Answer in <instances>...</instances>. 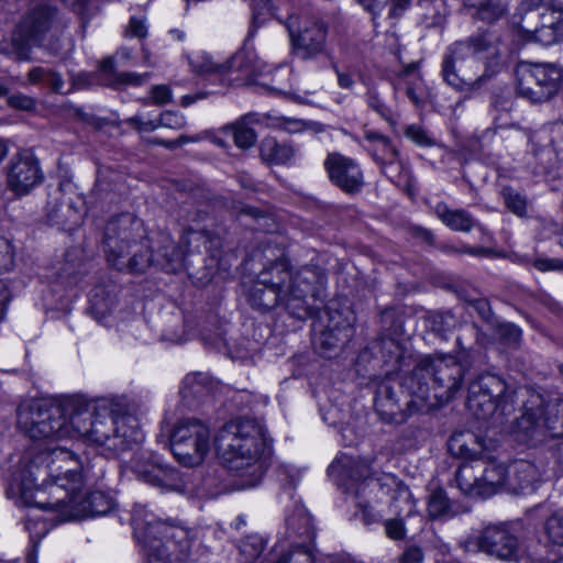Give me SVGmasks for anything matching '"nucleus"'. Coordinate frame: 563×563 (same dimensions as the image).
<instances>
[{
  "instance_id": "1a4fd4ad",
  "label": "nucleus",
  "mask_w": 563,
  "mask_h": 563,
  "mask_svg": "<svg viewBox=\"0 0 563 563\" xmlns=\"http://www.w3.org/2000/svg\"><path fill=\"white\" fill-rule=\"evenodd\" d=\"M455 366H450L443 361L431 365L429 361H421L415 367L411 375L405 380V386L411 395V399L407 401L408 415L422 411L427 408L429 400L428 377L433 376L434 397L439 404H444L454 398L457 388V379Z\"/></svg>"
},
{
  "instance_id": "0eeeda50",
  "label": "nucleus",
  "mask_w": 563,
  "mask_h": 563,
  "mask_svg": "<svg viewBox=\"0 0 563 563\" xmlns=\"http://www.w3.org/2000/svg\"><path fill=\"white\" fill-rule=\"evenodd\" d=\"M134 537L148 556L169 562L196 561L195 533L174 521L162 520L145 506H136L132 516Z\"/></svg>"
},
{
  "instance_id": "20e7f679",
  "label": "nucleus",
  "mask_w": 563,
  "mask_h": 563,
  "mask_svg": "<svg viewBox=\"0 0 563 563\" xmlns=\"http://www.w3.org/2000/svg\"><path fill=\"white\" fill-rule=\"evenodd\" d=\"M328 472L338 477L339 485L344 486L347 493L354 494L356 507L360 508L365 525L382 519V511L377 510L376 506L389 496L391 505L401 499L409 504L408 515L413 512L415 504L409 489L400 485L394 476H372L369 464L363 459L341 456L330 464Z\"/></svg>"
},
{
  "instance_id": "a878e982",
  "label": "nucleus",
  "mask_w": 563,
  "mask_h": 563,
  "mask_svg": "<svg viewBox=\"0 0 563 563\" xmlns=\"http://www.w3.org/2000/svg\"><path fill=\"white\" fill-rule=\"evenodd\" d=\"M147 74L136 73H117L112 68V60L108 59L101 64L99 70V80L102 85L113 89H123L129 86H141L147 80Z\"/></svg>"
},
{
  "instance_id": "a19ab883",
  "label": "nucleus",
  "mask_w": 563,
  "mask_h": 563,
  "mask_svg": "<svg viewBox=\"0 0 563 563\" xmlns=\"http://www.w3.org/2000/svg\"><path fill=\"white\" fill-rule=\"evenodd\" d=\"M124 122L140 133H148L158 129L157 120L151 119L144 113H136L135 115L125 119Z\"/></svg>"
},
{
  "instance_id": "a211bd4d",
  "label": "nucleus",
  "mask_w": 563,
  "mask_h": 563,
  "mask_svg": "<svg viewBox=\"0 0 563 563\" xmlns=\"http://www.w3.org/2000/svg\"><path fill=\"white\" fill-rule=\"evenodd\" d=\"M38 159L30 152L15 154L8 166L7 184L16 196L27 195L43 180Z\"/></svg>"
},
{
  "instance_id": "f03ea898",
  "label": "nucleus",
  "mask_w": 563,
  "mask_h": 563,
  "mask_svg": "<svg viewBox=\"0 0 563 563\" xmlns=\"http://www.w3.org/2000/svg\"><path fill=\"white\" fill-rule=\"evenodd\" d=\"M162 242L164 245L152 254L143 239L142 222L125 213L107 223L103 250L108 262L121 272L143 273L151 264L174 272L181 265L185 252L168 235H162Z\"/></svg>"
},
{
  "instance_id": "f8f14e48",
  "label": "nucleus",
  "mask_w": 563,
  "mask_h": 563,
  "mask_svg": "<svg viewBox=\"0 0 563 563\" xmlns=\"http://www.w3.org/2000/svg\"><path fill=\"white\" fill-rule=\"evenodd\" d=\"M170 449L184 466L201 464L210 451V430L197 419H183L170 434Z\"/></svg>"
},
{
  "instance_id": "e2e57ef3",
  "label": "nucleus",
  "mask_w": 563,
  "mask_h": 563,
  "mask_svg": "<svg viewBox=\"0 0 563 563\" xmlns=\"http://www.w3.org/2000/svg\"><path fill=\"white\" fill-rule=\"evenodd\" d=\"M465 4L468 7H476L479 10H484L492 5L498 11V14L503 12L500 0H465Z\"/></svg>"
},
{
  "instance_id": "774afa93",
  "label": "nucleus",
  "mask_w": 563,
  "mask_h": 563,
  "mask_svg": "<svg viewBox=\"0 0 563 563\" xmlns=\"http://www.w3.org/2000/svg\"><path fill=\"white\" fill-rule=\"evenodd\" d=\"M336 75L338 84L341 88L351 89L353 87L354 80L350 74L336 70Z\"/></svg>"
},
{
  "instance_id": "ea45409f",
  "label": "nucleus",
  "mask_w": 563,
  "mask_h": 563,
  "mask_svg": "<svg viewBox=\"0 0 563 563\" xmlns=\"http://www.w3.org/2000/svg\"><path fill=\"white\" fill-rule=\"evenodd\" d=\"M157 125L159 128H166L172 130H180L186 125V118L183 113L177 111H164L159 114Z\"/></svg>"
},
{
  "instance_id": "473e14b6",
  "label": "nucleus",
  "mask_w": 563,
  "mask_h": 563,
  "mask_svg": "<svg viewBox=\"0 0 563 563\" xmlns=\"http://www.w3.org/2000/svg\"><path fill=\"white\" fill-rule=\"evenodd\" d=\"M456 60H457V47L455 43L451 44L442 59V69L441 75L449 86L453 87L454 89L457 88V71H456Z\"/></svg>"
},
{
  "instance_id": "bb28decb",
  "label": "nucleus",
  "mask_w": 563,
  "mask_h": 563,
  "mask_svg": "<svg viewBox=\"0 0 563 563\" xmlns=\"http://www.w3.org/2000/svg\"><path fill=\"white\" fill-rule=\"evenodd\" d=\"M261 157L268 164L282 165L290 162L296 150L288 143H280L274 137H265L261 143Z\"/></svg>"
},
{
  "instance_id": "4468645a",
  "label": "nucleus",
  "mask_w": 563,
  "mask_h": 563,
  "mask_svg": "<svg viewBox=\"0 0 563 563\" xmlns=\"http://www.w3.org/2000/svg\"><path fill=\"white\" fill-rule=\"evenodd\" d=\"M54 15V10L47 5L30 10L12 32L9 53L19 60L30 59L32 47L40 44L51 29Z\"/></svg>"
},
{
  "instance_id": "412c9836",
  "label": "nucleus",
  "mask_w": 563,
  "mask_h": 563,
  "mask_svg": "<svg viewBox=\"0 0 563 563\" xmlns=\"http://www.w3.org/2000/svg\"><path fill=\"white\" fill-rule=\"evenodd\" d=\"M292 16L285 22V25L291 37L292 45L297 54L303 58H312L324 51L327 29L323 23L318 21H307L305 24L295 30Z\"/></svg>"
},
{
  "instance_id": "393cba45",
  "label": "nucleus",
  "mask_w": 563,
  "mask_h": 563,
  "mask_svg": "<svg viewBox=\"0 0 563 563\" xmlns=\"http://www.w3.org/2000/svg\"><path fill=\"white\" fill-rule=\"evenodd\" d=\"M286 533L289 539H299L298 543L311 544L314 539L312 519L303 505L296 504L286 515Z\"/></svg>"
},
{
  "instance_id": "8fccbe9b",
  "label": "nucleus",
  "mask_w": 563,
  "mask_h": 563,
  "mask_svg": "<svg viewBox=\"0 0 563 563\" xmlns=\"http://www.w3.org/2000/svg\"><path fill=\"white\" fill-rule=\"evenodd\" d=\"M385 532L388 538L393 540H401L406 534V529L402 520L388 519L385 521Z\"/></svg>"
},
{
  "instance_id": "9d476101",
  "label": "nucleus",
  "mask_w": 563,
  "mask_h": 563,
  "mask_svg": "<svg viewBox=\"0 0 563 563\" xmlns=\"http://www.w3.org/2000/svg\"><path fill=\"white\" fill-rule=\"evenodd\" d=\"M516 75L518 95L531 103L549 101L563 84V69L554 63L520 62Z\"/></svg>"
},
{
  "instance_id": "72a5a7b5",
  "label": "nucleus",
  "mask_w": 563,
  "mask_h": 563,
  "mask_svg": "<svg viewBox=\"0 0 563 563\" xmlns=\"http://www.w3.org/2000/svg\"><path fill=\"white\" fill-rule=\"evenodd\" d=\"M265 548V541L260 534H249L240 542L239 549L245 563H250L262 554Z\"/></svg>"
},
{
  "instance_id": "69168bd1",
  "label": "nucleus",
  "mask_w": 563,
  "mask_h": 563,
  "mask_svg": "<svg viewBox=\"0 0 563 563\" xmlns=\"http://www.w3.org/2000/svg\"><path fill=\"white\" fill-rule=\"evenodd\" d=\"M334 330L329 329L327 331H323L321 334V343L327 349L335 347L340 341V339L334 336Z\"/></svg>"
},
{
  "instance_id": "423d86ee",
  "label": "nucleus",
  "mask_w": 563,
  "mask_h": 563,
  "mask_svg": "<svg viewBox=\"0 0 563 563\" xmlns=\"http://www.w3.org/2000/svg\"><path fill=\"white\" fill-rule=\"evenodd\" d=\"M73 439H82L86 443L104 448L117 453L129 448L136 440L133 423L135 419L118 415L104 399L88 401L81 397L69 399Z\"/></svg>"
},
{
  "instance_id": "e433bc0d",
  "label": "nucleus",
  "mask_w": 563,
  "mask_h": 563,
  "mask_svg": "<svg viewBox=\"0 0 563 563\" xmlns=\"http://www.w3.org/2000/svg\"><path fill=\"white\" fill-rule=\"evenodd\" d=\"M548 538L555 544L563 545V511L550 516L544 525Z\"/></svg>"
},
{
  "instance_id": "39448f33",
  "label": "nucleus",
  "mask_w": 563,
  "mask_h": 563,
  "mask_svg": "<svg viewBox=\"0 0 563 563\" xmlns=\"http://www.w3.org/2000/svg\"><path fill=\"white\" fill-rule=\"evenodd\" d=\"M214 449L230 471L245 478L246 487L255 486L266 471L271 448L265 431L254 420L224 424L216 435Z\"/></svg>"
},
{
  "instance_id": "a18cd8bd",
  "label": "nucleus",
  "mask_w": 563,
  "mask_h": 563,
  "mask_svg": "<svg viewBox=\"0 0 563 563\" xmlns=\"http://www.w3.org/2000/svg\"><path fill=\"white\" fill-rule=\"evenodd\" d=\"M125 33L126 36L130 37H137L141 40L145 38L148 33L146 19L144 16L132 15L130 18Z\"/></svg>"
},
{
  "instance_id": "de8ad7c7",
  "label": "nucleus",
  "mask_w": 563,
  "mask_h": 563,
  "mask_svg": "<svg viewBox=\"0 0 563 563\" xmlns=\"http://www.w3.org/2000/svg\"><path fill=\"white\" fill-rule=\"evenodd\" d=\"M275 125L288 133H299L307 129L303 120L287 117L277 118Z\"/></svg>"
},
{
  "instance_id": "f3484780",
  "label": "nucleus",
  "mask_w": 563,
  "mask_h": 563,
  "mask_svg": "<svg viewBox=\"0 0 563 563\" xmlns=\"http://www.w3.org/2000/svg\"><path fill=\"white\" fill-rule=\"evenodd\" d=\"M267 65L256 54L250 38L225 63L222 64L223 81L229 85H249L265 73Z\"/></svg>"
},
{
  "instance_id": "13d9d810",
  "label": "nucleus",
  "mask_w": 563,
  "mask_h": 563,
  "mask_svg": "<svg viewBox=\"0 0 563 563\" xmlns=\"http://www.w3.org/2000/svg\"><path fill=\"white\" fill-rule=\"evenodd\" d=\"M500 333L503 338L511 344L518 343L521 339V330L511 323L501 325Z\"/></svg>"
},
{
  "instance_id": "7c9ffc66",
  "label": "nucleus",
  "mask_w": 563,
  "mask_h": 563,
  "mask_svg": "<svg viewBox=\"0 0 563 563\" xmlns=\"http://www.w3.org/2000/svg\"><path fill=\"white\" fill-rule=\"evenodd\" d=\"M278 563H314L316 558L311 544L297 543L292 541L291 544L283 550L277 559Z\"/></svg>"
},
{
  "instance_id": "603ef678",
  "label": "nucleus",
  "mask_w": 563,
  "mask_h": 563,
  "mask_svg": "<svg viewBox=\"0 0 563 563\" xmlns=\"http://www.w3.org/2000/svg\"><path fill=\"white\" fill-rule=\"evenodd\" d=\"M423 558V551L420 547L410 545L399 558V563H422Z\"/></svg>"
},
{
  "instance_id": "864d4df0",
  "label": "nucleus",
  "mask_w": 563,
  "mask_h": 563,
  "mask_svg": "<svg viewBox=\"0 0 563 563\" xmlns=\"http://www.w3.org/2000/svg\"><path fill=\"white\" fill-rule=\"evenodd\" d=\"M8 102L12 108L19 110H32L35 106V101L31 97L22 93L10 96Z\"/></svg>"
},
{
  "instance_id": "4d7b16f0",
  "label": "nucleus",
  "mask_w": 563,
  "mask_h": 563,
  "mask_svg": "<svg viewBox=\"0 0 563 563\" xmlns=\"http://www.w3.org/2000/svg\"><path fill=\"white\" fill-rule=\"evenodd\" d=\"M473 228L478 234L481 243H485L486 240H488V235L485 234L479 227L474 225L472 220L463 211L460 210V231L466 232L471 231Z\"/></svg>"
},
{
  "instance_id": "c03bdc74",
  "label": "nucleus",
  "mask_w": 563,
  "mask_h": 563,
  "mask_svg": "<svg viewBox=\"0 0 563 563\" xmlns=\"http://www.w3.org/2000/svg\"><path fill=\"white\" fill-rule=\"evenodd\" d=\"M405 135L419 146H430L433 144L431 136L419 124H410L405 130Z\"/></svg>"
},
{
  "instance_id": "09e8293b",
  "label": "nucleus",
  "mask_w": 563,
  "mask_h": 563,
  "mask_svg": "<svg viewBox=\"0 0 563 563\" xmlns=\"http://www.w3.org/2000/svg\"><path fill=\"white\" fill-rule=\"evenodd\" d=\"M434 212L445 225L454 231L457 230V214L455 211L450 210L445 203L439 202L434 208Z\"/></svg>"
},
{
  "instance_id": "2f4dec72",
  "label": "nucleus",
  "mask_w": 563,
  "mask_h": 563,
  "mask_svg": "<svg viewBox=\"0 0 563 563\" xmlns=\"http://www.w3.org/2000/svg\"><path fill=\"white\" fill-rule=\"evenodd\" d=\"M191 70L198 75H218L223 79L222 64H216L203 51H194L187 56Z\"/></svg>"
},
{
  "instance_id": "37998d69",
  "label": "nucleus",
  "mask_w": 563,
  "mask_h": 563,
  "mask_svg": "<svg viewBox=\"0 0 563 563\" xmlns=\"http://www.w3.org/2000/svg\"><path fill=\"white\" fill-rule=\"evenodd\" d=\"M172 100V91L165 85H157L152 87L150 98L143 99L142 102L145 106L157 104L163 106Z\"/></svg>"
},
{
  "instance_id": "4c0bfd02",
  "label": "nucleus",
  "mask_w": 563,
  "mask_h": 563,
  "mask_svg": "<svg viewBox=\"0 0 563 563\" xmlns=\"http://www.w3.org/2000/svg\"><path fill=\"white\" fill-rule=\"evenodd\" d=\"M274 15L275 8L273 7L271 0H253L252 19L254 25H260Z\"/></svg>"
},
{
  "instance_id": "680f3d73",
  "label": "nucleus",
  "mask_w": 563,
  "mask_h": 563,
  "mask_svg": "<svg viewBox=\"0 0 563 563\" xmlns=\"http://www.w3.org/2000/svg\"><path fill=\"white\" fill-rule=\"evenodd\" d=\"M534 267L541 272L556 271L563 267L560 260L540 258L534 262Z\"/></svg>"
},
{
  "instance_id": "b1692460",
  "label": "nucleus",
  "mask_w": 563,
  "mask_h": 563,
  "mask_svg": "<svg viewBox=\"0 0 563 563\" xmlns=\"http://www.w3.org/2000/svg\"><path fill=\"white\" fill-rule=\"evenodd\" d=\"M395 88L405 90L406 96L418 109L424 108L430 99L429 88L421 73L413 64L406 66L399 73Z\"/></svg>"
},
{
  "instance_id": "3c124183",
  "label": "nucleus",
  "mask_w": 563,
  "mask_h": 563,
  "mask_svg": "<svg viewBox=\"0 0 563 563\" xmlns=\"http://www.w3.org/2000/svg\"><path fill=\"white\" fill-rule=\"evenodd\" d=\"M490 45L492 37L487 33L475 35L467 42V47L475 54L487 51Z\"/></svg>"
},
{
  "instance_id": "2eb2a0df",
  "label": "nucleus",
  "mask_w": 563,
  "mask_h": 563,
  "mask_svg": "<svg viewBox=\"0 0 563 563\" xmlns=\"http://www.w3.org/2000/svg\"><path fill=\"white\" fill-rule=\"evenodd\" d=\"M366 142L365 148L372 157L378 163L383 172L398 186L411 187V175L399 159L397 147L391 141L375 131H366L364 134Z\"/></svg>"
},
{
  "instance_id": "ddd939ff",
  "label": "nucleus",
  "mask_w": 563,
  "mask_h": 563,
  "mask_svg": "<svg viewBox=\"0 0 563 563\" xmlns=\"http://www.w3.org/2000/svg\"><path fill=\"white\" fill-rule=\"evenodd\" d=\"M468 551L479 550L500 561L518 562L525 550L509 523L489 525L483 531L465 542Z\"/></svg>"
},
{
  "instance_id": "7ed1b4c3",
  "label": "nucleus",
  "mask_w": 563,
  "mask_h": 563,
  "mask_svg": "<svg viewBox=\"0 0 563 563\" xmlns=\"http://www.w3.org/2000/svg\"><path fill=\"white\" fill-rule=\"evenodd\" d=\"M322 284L323 276L314 269L305 267L294 274L285 260H278L258 274L251 301L264 310L283 303L290 314L303 320L314 314L308 297H314L316 286Z\"/></svg>"
},
{
  "instance_id": "aec40b11",
  "label": "nucleus",
  "mask_w": 563,
  "mask_h": 563,
  "mask_svg": "<svg viewBox=\"0 0 563 563\" xmlns=\"http://www.w3.org/2000/svg\"><path fill=\"white\" fill-rule=\"evenodd\" d=\"M536 5L526 14L527 22L541 19L542 24L534 29H526L529 38L542 45H551L563 36V23L555 16L556 10H550L551 0H529Z\"/></svg>"
},
{
  "instance_id": "338daca9",
  "label": "nucleus",
  "mask_w": 563,
  "mask_h": 563,
  "mask_svg": "<svg viewBox=\"0 0 563 563\" xmlns=\"http://www.w3.org/2000/svg\"><path fill=\"white\" fill-rule=\"evenodd\" d=\"M390 15L398 16L409 5L410 0H390Z\"/></svg>"
},
{
  "instance_id": "c9c22d12",
  "label": "nucleus",
  "mask_w": 563,
  "mask_h": 563,
  "mask_svg": "<svg viewBox=\"0 0 563 563\" xmlns=\"http://www.w3.org/2000/svg\"><path fill=\"white\" fill-rule=\"evenodd\" d=\"M450 509V501L442 489L434 490L428 501V512L433 519L444 517Z\"/></svg>"
},
{
  "instance_id": "dca6fc26",
  "label": "nucleus",
  "mask_w": 563,
  "mask_h": 563,
  "mask_svg": "<svg viewBox=\"0 0 563 563\" xmlns=\"http://www.w3.org/2000/svg\"><path fill=\"white\" fill-rule=\"evenodd\" d=\"M485 479L494 485H505L516 494L534 492L541 481L539 467L526 460H518L507 468L493 465L485 471Z\"/></svg>"
},
{
  "instance_id": "0e129e2a",
  "label": "nucleus",
  "mask_w": 563,
  "mask_h": 563,
  "mask_svg": "<svg viewBox=\"0 0 563 563\" xmlns=\"http://www.w3.org/2000/svg\"><path fill=\"white\" fill-rule=\"evenodd\" d=\"M10 300V291L4 280L0 279V322L3 320Z\"/></svg>"
},
{
  "instance_id": "052dcab7",
  "label": "nucleus",
  "mask_w": 563,
  "mask_h": 563,
  "mask_svg": "<svg viewBox=\"0 0 563 563\" xmlns=\"http://www.w3.org/2000/svg\"><path fill=\"white\" fill-rule=\"evenodd\" d=\"M47 75H49V68L42 66L34 67L27 74V82L31 85L43 84Z\"/></svg>"
},
{
  "instance_id": "c85d7f7f",
  "label": "nucleus",
  "mask_w": 563,
  "mask_h": 563,
  "mask_svg": "<svg viewBox=\"0 0 563 563\" xmlns=\"http://www.w3.org/2000/svg\"><path fill=\"white\" fill-rule=\"evenodd\" d=\"M255 117L246 114L239 121L225 126L224 131L232 135L235 145L240 148H250L256 142V133L252 128Z\"/></svg>"
},
{
  "instance_id": "6e6d98bb",
  "label": "nucleus",
  "mask_w": 563,
  "mask_h": 563,
  "mask_svg": "<svg viewBox=\"0 0 563 563\" xmlns=\"http://www.w3.org/2000/svg\"><path fill=\"white\" fill-rule=\"evenodd\" d=\"M53 92L64 93V80L59 73L49 68V75L44 79V82Z\"/></svg>"
},
{
  "instance_id": "4be33fe9",
  "label": "nucleus",
  "mask_w": 563,
  "mask_h": 563,
  "mask_svg": "<svg viewBox=\"0 0 563 563\" xmlns=\"http://www.w3.org/2000/svg\"><path fill=\"white\" fill-rule=\"evenodd\" d=\"M324 168L330 180L346 194H355L364 184V176L358 164L339 153L329 154Z\"/></svg>"
},
{
  "instance_id": "58836bf2",
  "label": "nucleus",
  "mask_w": 563,
  "mask_h": 563,
  "mask_svg": "<svg viewBox=\"0 0 563 563\" xmlns=\"http://www.w3.org/2000/svg\"><path fill=\"white\" fill-rule=\"evenodd\" d=\"M503 195L508 209L520 217L526 214L527 201L523 196L511 188H505Z\"/></svg>"
},
{
  "instance_id": "9b49d317",
  "label": "nucleus",
  "mask_w": 563,
  "mask_h": 563,
  "mask_svg": "<svg viewBox=\"0 0 563 563\" xmlns=\"http://www.w3.org/2000/svg\"><path fill=\"white\" fill-rule=\"evenodd\" d=\"M510 398L505 379L487 372L471 383L465 405L477 419L487 420L498 411L505 415L511 408Z\"/></svg>"
},
{
  "instance_id": "5fc2aeb1",
  "label": "nucleus",
  "mask_w": 563,
  "mask_h": 563,
  "mask_svg": "<svg viewBox=\"0 0 563 563\" xmlns=\"http://www.w3.org/2000/svg\"><path fill=\"white\" fill-rule=\"evenodd\" d=\"M467 253L474 256L490 257L495 255V252L483 245L471 246L467 242L460 241V253Z\"/></svg>"
},
{
  "instance_id": "49530a36",
  "label": "nucleus",
  "mask_w": 563,
  "mask_h": 563,
  "mask_svg": "<svg viewBox=\"0 0 563 563\" xmlns=\"http://www.w3.org/2000/svg\"><path fill=\"white\" fill-rule=\"evenodd\" d=\"M367 103L371 109L376 111L382 118L389 120L391 111L388 106L385 104L380 96L375 90H369L367 93Z\"/></svg>"
},
{
  "instance_id": "cd10ccee",
  "label": "nucleus",
  "mask_w": 563,
  "mask_h": 563,
  "mask_svg": "<svg viewBox=\"0 0 563 563\" xmlns=\"http://www.w3.org/2000/svg\"><path fill=\"white\" fill-rule=\"evenodd\" d=\"M212 383L205 373L188 374L181 383L180 396L184 400L202 399L211 393Z\"/></svg>"
},
{
  "instance_id": "79ce46f5",
  "label": "nucleus",
  "mask_w": 563,
  "mask_h": 563,
  "mask_svg": "<svg viewBox=\"0 0 563 563\" xmlns=\"http://www.w3.org/2000/svg\"><path fill=\"white\" fill-rule=\"evenodd\" d=\"M14 264V250L11 241L0 235V273L8 272Z\"/></svg>"
},
{
  "instance_id": "bf43d9fd",
  "label": "nucleus",
  "mask_w": 563,
  "mask_h": 563,
  "mask_svg": "<svg viewBox=\"0 0 563 563\" xmlns=\"http://www.w3.org/2000/svg\"><path fill=\"white\" fill-rule=\"evenodd\" d=\"M468 307L476 310L481 318L488 320L490 318V308L487 300L478 298L472 301H466Z\"/></svg>"
},
{
  "instance_id": "f257e3e1",
  "label": "nucleus",
  "mask_w": 563,
  "mask_h": 563,
  "mask_svg": "<svg viewBox=\"0 0 563 563\" xmlns=\"http://www.w3.org/2000/svg\"><path fill=\"white\" fill-rule=\"evenodd\" d=\"M37 460L46 465L40 466L36 461L23 463L11 476L9 494L24 506L53 511L81 489L87 471L76 454L62 446L51 449Z\"/></svg>"
},
{
  "instance_id": "6ab92c4d",
  "label": "nucleus",
  "mask_w": 563,
  "mask_h": 563,
  "mask_svg": "<svg viewBox=\"0 0 563 563\" xmlns=\"http://www.w3.org/2000/svg\"><path fill=\"white\" fill-rule=\"evenodd\" d=\"M79 492L73 493L65 500V506L53 510L59 514L60 521L103 516L114 506L113 498L101 490L91 492L86 496H81Z\"/></svg>"
},
{
  "instance_id": "c756f323",
  "label": "nucleus",
  "mask_w": 563,
  "mask_h": 563,
  "mask_svg": "<svg viewBox=\"0 0 563 563\" xmlns=\"http://www.w3.org/2000/svg\"><path fill=\"white\" fill-rule=\"evenodd\" d=\"M375 409L383 420L387 422L398 421L397 415L400 411V406L388 386H382L377 391Z\"/></svg>"
},
{
  "instance_id": "5701e85b",
  "label": "nucleus",
  "mask_w": 563,
  "mask_h": 563,
  "mask_svg": "<svg viewBox=\"0 0 563 563\" xmlns=\"http://www.w3.org/2000/svg\"><path fill=\"white\" fill-rule=\"evenodd\" d=\"M132 468L141 481L152 486L172 489L178 484L177 471L164 464L157 455L152 453L142 452L134 460Z\"/></svg>"
},
{
  "instance_id": "6e6552de",
  "label": "nucleus",
  "mask_w": 563,
  "mask_h": 563,
  "mask_svg": "<svg viewBox=\"0 0 563 563\" xmlns=\"http://www.w3.org/2000/svg\"><path fill=\"white\" fill-rule=\"evenodd\" d=\"M68 404L69 400L63 405L47 399L24 401L18 409V427L33 440L73 439Z\"/></svg>"
},
{
  "instance_id": "f704fd0d",
  "label": "nucleus",
  "mask_w": 563,
  "mask_h": 563,
  "mask_svg": "<svg viewBox=\"0 0 563 563\" xmlns=\"http://www.w3.org/2000/svg\"><path fill=\"white\" fill-rule=\"evenodd\" d=\"M545 411L548 415L558 416L562 415L561 426H558V421L548 417L543 420L544 427L550 432V435L556 437L563 434V399H556L545 405Z\"/></svg>"
}]
</instances>
